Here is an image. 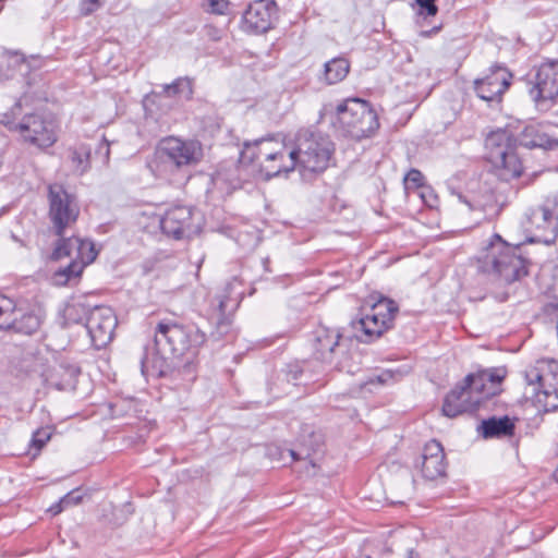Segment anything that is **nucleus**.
<instances>
[{"mask_svg": "<svg viewBox=\"0 0 558 558\" xmlns=\"http://www.w3.org/2000/svg\"><path fill=\"white\" fill-rule=\"evenodd\" d=\"M207 337L194 324L165 318L158 322L154 339L144 347L141 372L145 377L185 385L196 379L199 349Z\"/></svg>", "mask_w": 558, "mask_h": 558, "instance_id": "1", "label": "nucleus"}, {"mask_svg": "<svg viewBox=\"0 0 558 558\" xmlns=\"http://www.w3.org/2000/svg\"><path fill=\"white\" fill-rule=\"evenodd\" d=\"M557 147L558 140L549 137L535 125L524 126L518 135L498 129L490 132L485 140L487 160L496 168L497 175L507 182L519 178L523 172L520 148L550 150Z\"/></svg>", "mask_w": 558, "mask_h": 558, "instance_id": "2", "label": "nucleus"}, {"mask_svg": "<svg viewBox=\"0 0 558 558\" xmlns=\"http://www.w3.org/2000/svg\"><path fill=\"white\" fill-rule=\"evenodd\" d=\"M336 145L330 136L312 128L300 129L294 137V147H281L278 154L269 155V160H279V166L267 165L268 175L299 168L303 173L320 174L333 161Z\"/></svg>", "mask_w": 558, "mask_h": 558, "instance_id": "3", "label": "nucleus"}, {"mask_svg": "<svg viewBox=\"0 0 558 558\" xmlns=\"http://www.w3.org/2000/svg\"><path fill=\"white\" fill-rule=\"evenodd\" d=\"M0 123L24 145L39 150L52 147L58 141V124L51 114L24 106L21 99L0 116Z\"/></svg>", "mask_w": 558, "mask_h": 558, "instance_id": "4", "label": "nucleus"}, {"mask_svg": "<svg viewBox=\"0 0 558 558\" xmlns=\"http://www.w3.org/2000/svg\"><path fill=\"white\" fill-rule=\"evenodd\" d=\"M543 262L534 247H527L523 243L511 245L495 233L486 246L482 267L510 284L526 277L531 265Z\"/></svg>", "mask_w": 558, "mask_h": 558, "instance_id": "5", "label": "nucleus"}, {"mask_svg": "<svg viewBox=\"0 0 558 558\" xmlns=\"http://www.w3.org/2000/svg\"><path fill=\"white\" fill-rule=\"evenodd\" d=\"M324 112L331 116V124L339 135L354 141L373 136L379 128L376 111L361 98L344 99L335 109L325 106Z\"/></svg>", "mask_w": 558, "mask_h": 558, "instance_id": "6", "label": "nucleus"}, {"mask_svg": "<svg viewBox=\"0 0 558 558\" xmlns=\"http://www.w3.org/2000/svg\"><path fill=\"white\" fill-rule=\"evenodd\" d=\"M203 158V147L198 141L165 138L154 157L147 161L150 172L157 178H167L187 167L197 165Z\"/></svg>", "mask_w": 558, "mask_h": 558, "instance_id": "7", "label": "nucleus"}, {"mask_svg": "<svg viewBox=\"0 0 558 558\" xmlns=\"http://www.w3.org/2000/svg\"><path fill=\"white\" fill-rule=\"evenodd\" d=\"M527 93L539 111H548L558 98V60L534 68L527 78Z\"/></svg>", "mask_w": 558, "mask_h": 558, "instance_id": "8", "label": "nucleus"}, {"mask_svg": "<svg viewBox=\"0 0 558 558\" xmlns=\"http://www.w3.org/2000/svg\"><path fill=\"white\" fill-rule=\"evenodd\" d=\"M269 142V140L263 137L254 142H245L233 168L220 171L218 175L221 177L231 189H241L245 182L251 181V179L258 173L256 161L265 156V151L267 150L265 145Z\"/></svg>", "mask_w": 558, "mask_h": 558, "instance_id": "9", "label": "nucleus"}, {"mask_svg": "<svg viewBox=\"0 0 558 558\" xmlns=\"http://www.w3.org/2000/svg\"><path fill=\"white\" fill-rule=\"evenodd\" d=\"M48 217L52 226V232L57 236H62L65 230L77 221L80 206L76 197L69 193L63 185L51 184L48 187Z\"/></svg>", "mask_w": 558, "mask_h": 558, "instance_id": "10", "label": "nucleus"}, {"mask_svg": "<svg viewBox=\"0 0 558 558\" xmlns=\"http://www.w3.org/2000/svg\"><path fill=\"white\" fill-rule=\"evenodd\" d=\"M340 339L341 333L338 330L319 326L314 331V356L323 363L332 365L339 372L353 374L355 368L350 363L348 354H343L341 360H337V353L341 349Z\"/></svg>", "mask_w": 558, "mask_h": 558, "instance_id": "11", "label": "nucleus"}, {"mask_svg": "<svg viewBox=\"0 0 558 558\" xmlns=\"http://www.w3.org/2000/svg\"><path fill=\"white\" fill-rule=\"evenodd\" d=\"M484 403V398L464 379L457 384L445 397L441 411L447 417H457L465 412H474Z\"/></svg>", "mask_w": 558, "mask_h": 558, "instance_id": "12", "label": "nucleus"}, {"mask_svg": "<svg viewBox=\"0 0 558 558\" xmlns=\"http://www.w3.org/2000/svg\"><path fill=\"white\" fill-rule=\"evenodd\" d=\"M159 222L162 233L175 240L191 238L199 229V226L194 223L193 208L183 205L168 208L160 217Z\"/></svg>", "mask_w": 558, "mask_h": 558, "instance_id": "13", "label": "nucleus"}, {"mask_svg": "<svg viewBox=\"0 0 558 558\" xmlns=\"http://www.w3.org/2000/svg\"><path fill=\"white\" fill-rule=\"evenodd\" d=\"M512 73L501 64H493L483 78L474 81V92L478 98L489 104H500L502 95L509 88Z\"/></svg>", "mask_w": 558, "mask_h": 558, "instance_id": "14", "label": "nucleus"}, {"mask_svg": "<svg viewBox=\"0 0 558 558\" xmlns=\"http://www.w3.org/2000/svg\"><path fill=\"white\" fill-rule=\"evenodd\" d=\"M118 320L111 307L95 306L90 310L85 328L96 349L105 348L113 338Z\"/></svg>", "mask_w": 558, "mask_h": 558, "instance_id": "15", "label": "nucleus"}, {"mask_svg": "<svg viewBox=\"0 0 558 558\" xmlns=\"http://www.w3.org/2000/svg\"><path fill=\"white\" fill-rule=\"evenodd\" d=\"M232 289L231 284H227L223 291L217 294L211 302L217 311L215 330L209 336V339L213 341H220L231 332L232 315L241 302V293L232 295Z\"/></svg>", "mask_w": 558, "mask_h": 558, "instance_id": "16", "label": "nucleus"}, {"mask_svg": "<svg viewBox=\"0 0 558 558\" xmlns=\"http://www.w3.org/2000/svg\"><path fill=\"white\" fill-rule=\"evenodd\" d=\"M278 4L275 0H256L247 7L243 14L245 31L263 34L272 28L278 17Z\"/></svg>", "mask_w": 558, "mask_h": 558, "instance_id": "17", "label": "nucleus"}, {"mask_svg": "<svg viewBox=\"0 0 558 558\" xmlns=\"http://www.w3.org/2000/svg\"><path fill=\"white\" fill-rule=\"evenodd\" d=\"M381 322L383 319L368 310L367 306H362L360 313L351 319L350 326L353 330V336L360 342L371 343L392 329L388 324L381 326Z\"/></svg>", "mask_w": 558, "mask_h": 558, "instance_id": "18", "label": "nucleus"}, {"mask_svg": "<svg viewBox=\"0 0 558 558\" xmlns=\"http://www.w3.org/2000/svg\"><path fill=\"white\" fill-rule=\"evenodd\" d=\"M415 466L420 468L423 477L429 481L446 476L447 461L442 445L436 439L429 440L424 446Z\"/></svg>", "mask_w": 558, "mask_h": 558, "instance_id": "19", "label": "nucleus"}, {"mask_svg": "<svg viewBox=\"0 0 558 558\" xmlns=\"http://www.w3.org/2000/svg\"><path fill=\"white\" fill-rule=\"evenodd\" d=\"M324 446L323 434L306 426L302 428L295 448L290 449L289 453L294 461L308 460L315 466V456L324 451Z\"/></svg>", "mask_w": 558, "mask_h": 558, "instance_id": "20", "label": "nucleus"}, {"mask_svg": "<svg viewBox=\"0 0 558 558\" xmlns=\"http://www.w3.org/2000/svg\"><path fill=\"white\" fill-rule=\"evenodd\" d=\"M77 251V257L93 263L97 257V251L94 243L88 240H82L76 236L65 238V233L59 236L56 246L50 255L51 260H59L71 255L72 251Z\"/></svg>", "mask_w": 558, "mask_h": 558, "instance_id": "21", "label": "nucleus"}, {"mask_svg": "<svg viewBox=\"0 0 558 558\" xmlns=\"http://www.w3.org/2000/svg\"><path fill=\"white\" fill-rule=\"evenodd\" d=\"M515 417L509 415L489 416L481 421L476 432L484 439H501L512 437L515 432Z\"/></svg>", "mask_w": 558, "mask_h": 558, "instance_id": "22", "label": "nucleus"}, {"mask_svg": "<svg viewBox=\"0 0 558 558\" xmlns=\"http://www.w3.org/2000/svg\"><path fill=\"white\" fill-rule=\"evenodd\" d=\"M504 378L505 372L502 369L490 368L466 375V383L473 384V388L484 398L485 402L497 395V386L500 385Z\"/></svg>", "mask_w": 558, "mask_h": 558, "instance_id": "23", "label": "nucleus"}, {"mask_svg": "<svg viewBox=\"0 0 558 558\" xmlns=\"http://www.w3.org/2000/svg\"><path fill=\"white\" fill-rule=\"evenodd\" d=\"M363 306L374 312L383 319L381 326L388 324L393 328L395 319L399 313V305L397 302L379 292H374L367 296Z\"/></svg>", "mask_w": 558, "mask_h": 558, "instance_id": "24", "label": "nucleus"}, {"mask_svg": "<svg viewBox=\"0 0 558 558\" xmlns=\"http://www.w3.org/2000/svg\"><path fill=\"white\" fill-rule=\"evenodd\" d=\"M90 156L92 148L85 143L76 144L68 149L72 169L78 175H83L90 169Z\"/></svg>", "mask_w": 558, "mask_h": 558, "instance_id": "25", "label": "nucleus"}, {"mask_svg": "<svg viewBox=\"0 0 558 558\" xmlns=\"http://www.w3.org/2000/svg\"><path fill=\"white\" fill-rule=\"evenodd\" d=\"M539 211V207L532 210L530 220L533 226L536 227L537 230H544L546 234H535L529 239L530 244L542 243L547 247H551L558 233H554L551 226V221L549 219L537 218V213Z\"/></svg>", "mask_w": 558, "mask_h": 558, "instance_id": "26", "label": "nucleus"}, {"mask_svg": "<svg viewBox=\"0 0 558 558\" xmlns=\"http://www.w3.org/2000/svg\"><path fill=\"white\" fill-rule=\"evenodd\" d=\"M350 70V63L344 58H333L324 64V72L320 76L326 84L332 85L343 81Z\"/></svg>", "mask_w": 558, "mask_h": 558, "instance_id": "27", "label": "nucleus"}, {"mask_svg": "<svg viewBox=\"0 0 558 558\" xmlns=\"http://www.w3.org/2000/svg\"><path fill=\"white\" fill-rule=\"evenodd\" d=\"M161 88L162 94L167 97H180L190 101L194 96V78L190 76H181L170 84H163Z\"/></svg>", "mask_w": 558, "mask_h": 558, "instance_id": "28", "label": "nucleus"}, {"mask_svg": "<svg viewBox=\"0 0 558 558\" xmlns=\"http://www.w3.org/2000/svg\"><path fill=\"white\" fill-rule=\"evenodd\" d=\"M8 329L13 330L16 333L23 335H33L35 333L40 325L41 319L40 316L35 314L34 312L24 313L21 317H15L12 320L8 322Z\"/></svg>", "mask_w": 558, "mask_h": 558, "instance_id": "29", "label": "nucleus"}, {"mask_svg": "<svg viewBox=\"0 0 558 558\" xmlns=\"http://www.w3.org/2000/svg\"><path fill=\"white\" fill-rule=\"evenodd\" d=\"M85 259L72 260L68 266L59 268L54 271L52 280L57 286H65L72 279L78 278L86 265H89Z\"/></svg>", "mask_w": 558, "mask_h": 558, "instance_id": "30", "label": "nucleus"}, {"mask_svg": "<svg viewBox=\"0 0 558 558\" xmlns=\"http://www.w3.org/2000/svg\"><path fill=\"white\" fill-rule=\"evenodd\" d=\"M537 218L549 219L554 233H558V193L546 197L539 206Z\"/></svg>", "mask_w": 558, "mask_h": 558, "instance_id": "31", "label": "nucleus"}, {"mask_svg": "<svg viewBox=\"0 0 558 558\" xmlns=\"http://www.w3.org/2000/svg\"><path fill=\"white\" fill-rule=\"evenodd\" d=\"M90 310L87 308L82 302H73L68 304L64 308V324H84Z\"/></svg>", "mask_w": 558, "mask_h": 558, "instance_id": "32", "label": "nucleus"}, {"mask_svg": "<svg viewBox=\"0 0 558 558\" xmlns=\"http://www.w3.org/2000/svg\"><path fill=\"white\" fill-rule=\"evenodd\" d=\"M531 395L544 408L545 412L558 410V389L534 391Z\"/></svg>", "mask_w": 558, "mask_h": 558, "instance_id": "33", "label": "nucleus"}, {"mask_svg": "<svg viewBox=\"0 0 558 558\" xmlns=\"http://www.w3.org/2000/svg\"><path fill=\"white\" fill-rule=\"evenodd\" d=\"M9 68L16 69L21 76H26L32 71L31 62L19 52L10 54Z\"/></svg>", "mask_w": 558, "mask_h": 558, "instance_id": "34", "label": "nucleus"}, {"mask_svg": "<svg viewBox=\"0 0 558 558\" xmlns=\"http://www.w3.org/2000/svg\"><path fill=\"white\" fill-rule=\"evenodd\" d=\"M202 5L208 13L225 15L229 13L230 2L229 0H203Z\"/></svg>", "mask_w": 558, "mask_h": 558, "instance_id": "35", "label": "nucleus"}, {"mask_svg": "<svg viewBox=\"0 0 558 558\" xmlns=\"http://www.w3.org/2000/svg\"><path fill=\"white\" fill-rule=\"evenodd\" d=\"M279 151H280V149L277 150V151H270V150L267 149L265 151L264 161L258 165V173H260L264 177V179L267 180V181L272 179V178H276V177L287 175L288 173L291 172V171H282V172L278 173V174L268 175V171L265 169L267 165H272V166H279L280 165L279 160L270 161L269 160V155L278 154Z\"/></svg>", "mask_w": 558, "mask_h": 558, "instance_id": "36", "label": "nucleus"}, {"mask_svg": "<svg viewBox=\"0 0 558 558\" xmlns=\"http://www.w3.org/2000/svg\"><path fill=\"white\" fill-rule=\"evenodd\" d=\"M50 437L51 432L49 428H37L32 435L31 445L40 450L49 441Z\"/></svg>", "mask_w": 558, "mask_h": 558, "instance_id": "37", "label": "nucleus"}, {"mask_svg": "<svg viewBox=\"0 0 558 558\" xmlns=\"http://www.w3.org/2000/svg\"><path fill=\"white\" fill-rule=\"evenodd\" d=\"M547 294L551 299L550 305L558 308V265L553 269L551 283L547 288Z\"/></svg>", "mask_w": 558, "mask_h": 558, "instance_id": "38", "label": "nucleus"}, {"mask_svg": "<svg viewBox=\"0 0 558 558\" xmlns=\"http://www.w3.org/2000/svg\"><path fill=\"white\" fill-rule=\"evenodd\" d=\"M437 0H415L420 14L435 16L438 13Z\"/></svg>", "mask_w": 558, "mask_h": 558, "instance_id": "39", "label": "nucleus"}, {"mask_svg": "<svg viewBox=\"0 0 558 558\" xmlns=\"http://www.w3.org/2000/svg\"><path fill=\"white\" fill-rule=\"evenodd\" d=\"M286 380L288 383H292L293 385H298L299 380L303 375V369L299 364H289L284 371Z\"/></svg>", "mask_w": 558, "mask_h": 558, "instance_id": "40", "label": "nucleus"}, {"mask_svg": "<svg viewBox=\"0 0 558 558\" xmlns=\"http://www.w3.org/2000/svg\"><path fill=\"white\" fill-rule=\"evenodd\" d=\"M404 181L414 187H421L424 185V175L420 170L412 168L404 177Z\"/></svg>", "mask_w": 558, "mask_h": 558, "instance_id": "41", "label": "nucleus"}, {"mask_svg": "<svg viewBox=\"0 0 558 558\" xmlns=\"http://www.w3.org/2000/svg\"><path fill=\"white\" fill-rule=\"evenodd\" d=\"M101 5L102 3L100 0H82L81 12L83 15L87 16L100 9Z\"/></svg>", "mask_w": 558, "mask_h": 558, "instance_id": "42", "label": "nucleus"}, {"mask_svg": "<svg viewBox=\"0 0 558 558\" xmlns=\"http://www.w3.org/2000/svg\"><path fill=\"white\" fill-rule=\"evenodd\" d=\"M82 498L83 496L80 494V490L74 489L62 497V502L66 509L68 507L78 505L82 501Z\"/></svg>", "mask_w": 558, "mask_h": 558, "instance_id": "43", "label": "nucleus"}, {"mask_svg": "<svg viewBox=\"0 0 558 558\" xmlns=\"http://www.w3.org/2000/svg\"><path fill=\"white\" fill-rule=\"evenodd\" d=\"M457 197L460 203L465 204L470 210H476L478 209V205L475 204L473 201L468 198V196L463 195L462 193H457Z\"/></svg>", "mask_w": 558, "mask_h": 558, "instance_id": "44", "label": "nucleus"}, {"mask_svg": "<svg viewBox=\"0 0 558 558\" xmlns=\"http://www.w3.org/2000/svg\"><path fill=\"white\" fill-rule=\"evenodd\" d=\"M65 509L64 507V504L62 502V498L56 502L54 505H52L48 511L52 514V515H57L59 513H61L63 510Z\"/></svg>", "mask_w": 558, "mask_h": 558, "instance_id": "45", "label": "nucleus"}, {"mask_svg": "<svg viewBox=\"0 0 558 558\" xmlns=\"http://www.w3.org/2000/svg\"><path fill=\"white\" fill-rule=\"evenodd\" d=\"M101 150H105V157L106 159L109 158V153H110V149H109V144L107 141H102L99 146H98V151H101Z\"/></svg>", "mask_w": 558, "mask_h": 558, "instance_id": "46", "label": "nucleus"}, {"mask_svg": "<svg viewBox=\"0 0 558 558\" xmlns=\"http://www.w3.org/2000/svg\"><path fill=\"white\" fill-rule=\"evenodd\" d=\"M3 313H4V310H3V307L0 305V316H1ZM8 322H9V320H3V322H1V320H0V330H7V329H8V326H9V325H8Z\"/></svg>", "mask_w": 558, "mask_h": 558, "instance_id": "47", "label": "nucleus"}, {"mask_svg": "<svg viewBox=\"0 0 558 558\" xmlns=\"http://www.w3.org/2000/svg\"><path fill=\"white\" fill-rule=\"evenodd\" d=\"M269 264H270L269 257H266V258L263 259V265H264V268H265L266 271H270Z\"/></svg>", "mask_w": 558, "mask_h": 558, "instance_id": "48", "label": "nucleus"}, {"mask_svg": "<svg viewBox=\"0 0 558 558\" xmlns=\"http://www.w3.org/2000/svg\"><path fill=\"white\" fill-rule=\"evenodd\" d=\"M553 476H554L555 481L558 482V466L556 468Z\"/></svg>", "mask_w": 558, "mask_h": 558, "instance_id": "49", "label": "nucleus"}, {"mask_svg": "<svg viewBox=\"0 0 558 558\" xmlns=\"http://www.w3.org/2000/svg\"><path fill=\"white\" fill-rule=\"evenodd\" d=\"M71 375H75L78 373V369L76 368H70Z\"/></svg>", "mask_w": 558, "mask_h": 558, "instance_id": "50", "label": "nucleus"}, {"mask_svg": "<svg viewBox=\"0 0 558 558\" xmlns=\"http://www.w3.org/2000/svg\"><path fill=\"white\" fill-rule=\"evenodd\" d=\"M414 554H415V553H414V550H413V549L409 550V558H414Z\"/></svg>", "mask_w": 558, "mask_h": 558, "instance_id": "51", "label": "nucleus"}, {"mask_svg": "<svg viewBox=\"0 0 558 558\" xmlns=\"http://www.w3.org/2000/svg\"><path fill=\"white\" fill-rule=\"evenodd\" d=\"M122 523H123V521H121V522H114V523L112 524V527H117V526L121 525Z\"/></svg>", "mask_w": 558, "mask_h": 558, "instance_id": "52", "label": "nucleus"}, {"mask_svg": "<svg viewBox=\"0 0 558 558\" xmlns=\"http://www.w3.org/2000/svg\"><path fill=\"white\" fill-rule=\"evenodd\" d=\"M1 300H2V301H7V302H9V303L11 302V301H10L7 296H4V295H2V296H1Z\"/></svg>", "mask_w": 558, "mask_h": 558, "instance_id": "53", "label": "nucleus"}, {"mask_svg": "<svg viewBox=\"0 0 558 558\" xmlns=\"http://www.w3.org/2000/svg\"><path fill=\"white\" fill-rule=\"evenodd\" d=\"M2 165V156L0 155V166Z\"/></svg>", "mask_w": 558, "mask_h": 558, "instance_id": "54", "label": "nucleus"}]
</instances>
